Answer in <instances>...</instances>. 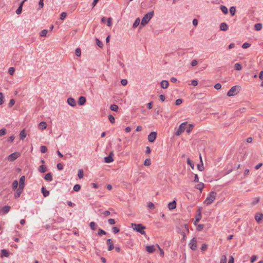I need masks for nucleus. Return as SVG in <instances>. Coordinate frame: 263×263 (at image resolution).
<instances>
[{
	"instance_id": "obj_3",
	"label": "nucleus",
	"mask_w": 263,
	"mask_h": 263,
	"mask_svg": "<svg viewBox=\"0 0 263 263\" xmlns=\"http://www.w3.org/2000/svg\"><path fill=\"white\" fill-rule=\"evenodd\" d=\"M21 156V154L19 152H15L10 155H9L7 159L9 162H12L15 160L17 158Z\"/></svg>"
},
{
	"instance_id": "obj_50",
	"label": "nucleus",
	"mask_w": 263,
	"mask_h": 263,
	"mask_svg": "<svg viewBox=\"0 0 263 263\" xmlns=\"http://www.w3.org/2000/svg\"><path fill=\"white\" fill-rule=\"evenodd\" d=\"M4 98L3 93L2 92H0V105H2L4 102Z\"/></svg>"
},
{
	"instance_id": "obj_28",
	"label": "nucleus",
	"mask_w": 263,
	"mask_h": 263,
	"mask_svg": "<svg viewBox=\"0 0 263 263\" xmlns=\"http://www.w3.org/2000/svg\"><path fill=\"white\" fill-rule=\"evenodd\" d=\"M41 191L45 197L48 196L49 195V192L45 190L44 187H42Z\"/></svg>"
},
{
	"instance_id": "obj_25",
	"label": "nucleus",
	"mask_w": 263,
	"mask_h": 263,
	"mask_svg": "<svg viewBox=\"0 0 263 263\" xmlns=\"http://www.w3.org/2000/svg\"><path fill=\"white\" fill-rule=\"evenodd\" d=\"M10 206L5 205L2 208V212H3L4 214H6L10 211Z\"/></svg>"
},
{
	"instance_id": "obj_36",
	"label": "nucleus",
	"mask_w": 263,
	"mask_h": 263,
	"mask_svg": "<svg viewBox=\"0 0 263 263\" xmlns=\"http://www.w3.org/2000/svg\"><path fill=\"white\" fill-rule=\"evenodd\" d=\"M2 255L1 256V257H2L3 256L6 257H8L9 256V253L8 252V251L5 250V249H3L2 250Z\"/></svg>"
},
{
	"instance_id": "obj_24",
	"label": "nucleus",
	"mask_w": 263,
	"mask_h": 263,
	"mask_svg": "<svg viewBox=\"0 0 263 263\" xmlns=\"http://www.w3.org/2000/svg\"><path fill=\"white\" fill-rule=\"evenodd\" d=\"M262 28V24L261 23H257L254 26V29L256 31H260Z\"/></svg>"
},
{
	"instance_id": "obj_5",
	"label": "nucleus",
	"mask_w": 263,
	"mask_h": 263,
	"mask_svg": "<svg viewBox=\"0 0 263 263\" xmlns=\"http://www.w3.org/2000/svg\"><path fill=\"white\" fill-rule=\"evenodd\" d=\"M237 90V86H234L231 87V88L227 92V96L230 97L234 96L235 94L237 93L236 91Z\"/></svg>"
},
{
	"instance_id": "obj_44",
	"label": "nucleus",
	"mask_w": 263,
	"mask_h": 263,
	"mask_svg": "<svg viewBox=\"0 0 263 263\" xmlns=\"http://www.w3.org/2000/svg\"><path fill=\"white\" fill-rule=\"evenodd\" d=\"M41 152L43 153H45L47 152V148L45 146H41L40 147Z\"/></svg>"
},
{
	"instance_id": "obj_6",
	"label": "nucleus",
	"mask_w": 263,
	"mask_h": 263,
	"mask_svg": "<svg viewBox=\"0 0 263 263\" xmlns=\"http://www.w3.org/2000/svg\"><path fill=\"white\" fill-rule=\"evenodd\" d=\"M157 137V133L155 132H151L148 136V140L150 142H153L155 141Z\"/></svg>"
},
{
	"instance_id": "obj_21",
	"label": "nucleus",
	"mask_w": 263,
	"mask_h": 263,
	"mask_svg": "<svg viewBox=\"0 0 263 263\" xmlns=\"http://www.w3.org/2000/svg\"><path fill=\"white\" fill-rule=\"evenodd\" d=\"M255 220L258 223H259L262 219H263V214L262 213H258L255 215Z\"/></svg>"
},
{
	"instance_id": "obj_14",
	"label": "nucleus",
	"mask_w": 263,
	"mask_h": 263,
	"mask_svg": "<svg viewBox=\"0 0 263 263\" xmlns=\"http://www.w3.org/2000/svg\"><path fill=\"white\" fill-rule=\"evenodd\" d=\"M26 1L27 0H23L21 3V4H20V6H19L18 8L16 10V13L17 15H19V14H20L21 13L22 11V7H23V4H24V2H26Z\"/></svg>"
},
{
	"instance_id": "obj_13",
	"label": "nucleus",
	"mask_w": 263,
	"mask_h": 263,
	"mask_svg": "<svg viewBox=\"0 0 263 263\" xmlns=\"http://www.w3.org/2000/svg\"><path fill=\"white\" fill-rule=\"evenodd\" d=\"M112 152H111L108 156L105 157L104 160L106 163H110L114 161V159L112 157Z\"/></svg>"
},
{
	"instance_id": "obj_57",
	"label": "nucleus",
	"mask_w": 263,
	"mask_h": 263,
	"mask_svg": "<svg viewBox=\"0 0 263 263\" xmlns=\"http://www.w3.org/2000/svg\"><path fill=\"white\" fill-rule=\"evenodd\" d=\"M6 133V129L5 128H2L0 130V136H4Z\"/></svg>"
},
{
	"instance_id": "obj_45",
	"label": "nucleus",
	"mask_w": 263,
	"mask_h": 263,
	"mask_svg": "<svg viewBox=\"0 0 263 263\" xmlns=\"http://www.w3.org/2000/svg\"><path fill=\"white\" fill-rule=\"evenodd\" d=\"M220 263H227V257L226 255H222L220 259Z\"/></svg>"
},
{
	"instance_id": "obj_22",
	"label": "nucleus",
	"mask_w": 263,
	"mask_h": 263,
	"mask_svg": "<svg viewBox=\"0 0 263 263\" xmlns=\"http://www.w3.org/2000/svg\"><path fill=\"white\" fill-rule=\"evenodd\" d=\"M86 102V98L83 97V96H81L79 98V101H78V103L79 105H84Z\"/></svg>"
},
{
	"instance_id": "obj_12",
	"label": "nucleus",
	"mask_w": 263,
	"mask_h": 263,
	"mask_svg": "<svg viewBox=\"0 0 263 263\" xmlns=\"http://www.w3.org/2000/svg\"><path fill=\"white\" fill-rule=\"evenodd\" d=\"M23 189L21 187H18L16 190L15 193L14 194V197L15 198H18L20 197L21 194L23 192Z\"/></svg>"
},
{
	"instance_id": "obj_30",
	"label": "nucleus",
	"mask_w": 263,
	"mask_h": 263,
	"mask_svg": "<svg viewBox=\"0 0 263 263\" xmlns=\"http://www.w3.org/2000/svg\"><path fill=\"white\" fill-rule=\"evenodd\" d=\"M204 184L203 183L200 182V183L197 184L196 185L195 187L196 189H198L200 191H202L203 188L204 187Z\"/></svg>"
},
{
	"instance_id": "obj_9",
	"label": "nucleus",
	"mask_w": 263,
	"mask_h": 263,
	"mask_svg": "<svg viewBox=\"0 0 263 263\" xmlns=\"http://www.w3.org/2000/svg\"><path fill=\"white\" fill-rule=\"evenodd\" d=\"M107 244L108 251H111L114 248L113 241L111 239L109 238L107 240Z\"/></svg>"
},
{
	"instance_id": "obj_55",
	"label": "nucleus",
	"mask_w": 263,
	"mask_h": 263,
	"mask_svg": "<svg viewBox=\"0 0 263 263\" xmlns=\"http://www.w3.org/2000/svg\"><path fill=\"white\" fill-rule=\"evenodd\" d=\"M111 17H108L107 20H106V23L108 26H111L112 25L111 23Z\"/></svg>"
},
{
	"instance_id": "obj_19",
	"label": "nucleus",
	"mask_w": 263,
	"mask_h": 263,
	"mask_svg": "<svg viewBox=\"0 0 263 263\" xmlns=\"http://www.w3.org/2000/svg\"><path fill=\"white\" fill-rule=\"evenodd\" d=\"M155 248L154 245L152 246H147L146 247V250L148 253H153L155 251Z\"/></svg>"
},
{
	"instance_id": "obj_33",
	"label": "nucleus",
	"mask_w": 263,
	"mask_h": 263,
	"mask_svg": "<svg viewBox=\"0 0 263 263\" xmlns=\"http://www.w3.org/2000/svg\"><path fill=\"white\" fill-rule=\"evenodd\" d=\"M220 10L223 12L224 14H227L228 13V8L224 6H220Z\"/></svg>"
},
{
	"instance_id": "obj_59",
	"label": "nucleus",
	"mask_w": 263,
	"mask_h": 263,
	"mask_svg": "<svg viewBox=\"0 0 263 263\" xmlns=\"http://www.w3.org/2000/svg\"><path fill=\"white\" fill-rule=\"evenodd\" d=\"M259 201V198L258 197H257L252 202V204L253 205H254L255 204H256L257 203H258Z\"/></svg>"
},
{
	"instance_id": "obj_2",
	"label": "nucleus",
	"mask_w": 263,
	"mask_h": 263,
	"mask_svg": "<svg viewBox=\"0 0 263 263\" xmlns=\"http://www.w3.org/2000/svg\"><path fill=\"white\" fill-rule=\"evenodd\" d=\"M217 193L215 191H211L206 197L205 203L208 204H211L216 199Z\"/></svg>"
},
{
	"instance_id": "obj_56",
	"label": "nucleus",
	"mask_w": 263,
	"mask_h": 263,
	"mask_svg": "<svg viewBox=\"0 0 263 263\" xmlns=\"http://www.w3.org/2000/svg\"><path fill=\"white\" fill-rule=\"evenodd\" d=\"M75 53L77 56L80 57L81 54V49L80 48H77Z\"/></svg>"
},
{
	"instance_id": "obj_10",
	"label": "nucleus",
	"mask_w": 263,
	"mask_h": 263,
	"mask_svg": "<svg viewBox=\"0 0 263 263\" xmlns=\"http://www.w3.org/2000/svg\"><path fill=\"white\" fill-rule=\"evenodd\" d=\"M25 176H22V177H21L20 180H19L18 187H21V189H24V186H25Z\"/></svg>"
},
{
	"instance_id": "obj_15",
	"label": "nucleus",
	"mask_w": 263,
	"mask_h": 263,
	"mask_svg": "<svg viewBox=\"0 0 263 263\" xmlns=\"http://www.w3.org/2000/svg\"><path fill=\"white\" fill-rule=\"evenodd\" d=\"M47 127V123L46 122H41L38 125V128L39 129L43 130L46 129Z\"/></svg>"
},
{
	"instance_id": "obj_54",
	"label": "nucleus",
	"mask_w": 263,
	"mask_h": 263,
	"mask_svg": "<svg viewBox=\"0 0 263 263\" xmlns=\"http://www.w3.org/2000/svg\"><path fill=\"white\" fill-rule=\"evenodd\" d=\"M112 231L114 233L116 234L119 232L120 230L117 227H114L112 228Z\"/></svg>"
},
{
	"instance_id": "obj_26",
	"label": "nucleus",
	"mask_w": 263,
	"mask_h": 263,
	"mask_svg": "<svg viewBox=\"0 0 263 263\" xmlns=\"http://www.w3.org/2000/svg\"><path fill=\"white\" fill-rule=\"evenodd\" d=\"M200 161H201V164H198L197 165V168H198V170L199 171H202L204 170V166H203V164L202 163V161L201 155H200Z\"/></svg>"
},
{
	"instance_id": "obj_11",
	"label": "nucleus",
	"mask_w": 263,
	"mask_h": 263,
	"mask_svg": "<svg viewBox=\"0 0 263 263\" xmlns=\"http://www.w3.org/2000/svg\"><path fill=\"white\" fill-rule=\"evenodd\" d=\"M152 17H142V20L140 24V28L144 26L146 24L148 23Z\"/></svg>"
},
{
	"instance_id": "obj_61",
	"label": "nucleus",
	"mask_w": 263,
	"mask_h": 263,
	"mask_svg": "<svg viewBox=\"0 0 263 263\" xmlns=\"http://www.w3.org/2000/svg\"><path fill=\"white\" fill-rule=\"evenodd\" d=\"M182 103V100L181 99H178L176 100L175 104L176 105H179Z\"/></svg>"
},
{
	"instance_id": "obj_52",
	"label": "nucleus",
	"mask_w": 263,
	"mask_h": 263,
	"mask_svg": "<svg viewBox=\"0 0 263 263\" xmlns=\"http://www.w3.org/2000/svg\"><path fill=\"white\" fill-rule=\"evenodd\" d=\"M108 119L111 123H114L115 122V118L111 115L108 116Z\"/></svg>"
},
{
	"instance_id": "obj_29",
	"label": "nucleus",
	"mask_w": 263,
	"mask_h": 263,
	"mask_svg": "<svg viewBox=\"0 0 263 263\" xmlns=\"http://www.w3.org/2000/svg\"><path fill=\"white\" fill-rule=\"evenodd\" d=\"M39 170L41 173H43L47 171V167L45 165H42L39 167Z\"/></svg>"
},
{
	"instance_id": "obj_35",
	"label": "nucleus",
	"mask_w": 263,
	"mask_h": 263,
	"mask_svg": "<svg viewBox=\"0 0 263 263\" xmlns=\"http://www.w3.org/2000/svg\"><path fill=\"white\" fill-rule=\"evenodd\" d=\"M18 181L17 180H14L13 183H12V189L13 190H15L17 186H18Z\"/></svg>"
},
{
	"instance_id": "obj_39",
	"label": "nucleus",
	"mask_w": 263,
	"mask_h": 263,
	"mask_svg": "<svg viewBox=\"0 0 263 263\" xmlns=\"http://www.w3.org/2000/svg\"><path fill=\"white\" fill-rule=\"evenodd\" d=\"M144 164L146 166H149L151 164V160L150 158H147L145 159L144 162Z\"/></svg>"
},
{
	"instance_id": "obj_18",
	"label": "nucleus",
	"mask_w": 263,
	"mask_h": 263,
	"mask_svg": "<svg viewBox=\"0 0 263 263\" xmlns=\"http://www.w3.org/2000/svg\"><path fill=\"white\" fill-rule=\"evenodd\" d=\"M176 208V202L174 200L168 204V208L170 210L175 209Z\"/></svg>"
},
{
	"instance_id": "obj_51",
	"label": "nucleus",
	"mask_w": 263,
	"mask_h": 263,
	"mask_svg": "<svg viewBox=\"0 0 263 263\" xmlns=\"http://www.w3.org/2000/svg\"><path fill=\"white\" fill-rule=\"evenodd\" d=\"M81 189V186L79 184H76L73 186V190L76 192H78Z\"/></svg>"
},
{
	"instance_id": "obj_48",
	"label": "nucleus",
	"mask_w": 263,
	"mask_h": 263,
	"mask_svg": "<svg viewBox=\"0 0 263 263\" xmlns=\"http://www.w3.org/2000/svg\"><path fill=\"white\" fill-rule=\"evenodd\" d=\"M187 163L191 166L192 169H194V165L189 158L187 159Z\"/></svg>"
},
{
	"instance_id": "obj_64",
	"label": "nucleus",
	"mask_w": 263,
	"mask_h": 263,
	"mask_svg": "<svg viewBox=\"0 0 263 263\" xmlns=\"http://www.w3.org/2000/svg\"><path fill=\"white\" fill-rule=\"evenodd\" d=\"M147 206L151 209H153L155 208V205L154 204V203H153L152 202H149L148 203V205H147Z\"/></svg>"
},
{
	"instance_id": "obj_7",
	"label": "nucleus",
	"mask_w": 263,
	"mask_h": 263,
	"mask_svg": "<svg viewBox=\"0 0 263 263\" xmlns=\"http://www.w3.org/2000/svg\"><path fill=\"white\" fill-rule=\"evenodd\" d=\"M196 243H197V241L195 238H193L191 240V242L189 243L190 247L192 250H195L196 249V248H197Z\"/></svg>"
},
{
	"instance_id": "obj_40",
	"label": "nucleus",
	"mask_w": 263,
	"mask_h": 263,
	"mask_svg": "<svg viewBox=\"0 0 263 263\" xmlns=\"http://www.w3.org/2000/svg\"><path fill=\"white\" fill-rule=\"evenodd\" d=\"M78 177L80 178V179H81L84 176V173H83V170L82 169H80L79 170V172H78Z\"/></svg>"
},
{
	"instance_id": "obj_31",
	"label": "nucleus",
	"mask_w": 263,
	"mask_h": 263,
	"mask_svg": "<svg viewBox=\"0 0 263 263\" xmlns=\"http://www.w3.org/2000/svg\"><path fill=\"white\" fill-rule=\"evenodd\" d=\"M90 228L92 230H95L97 229V224L95 222H91L89 224Z\"/></svg>"
},
{
	"instance_id": "obj_1",
	"label": "nucleus",
	"mask_w": 263,
	"mask_h": 263,
	"mask_svg": "<svg viewBox=\"0 0 263 263\" xmlns=\"http://www.w3.org/2000/svg\"><path fill=\"white\" fill-rule=\"evenodd\" d=\"M145 228V227L141 223L136 224L133 223V229L136 231V232H139L141 234H145V232L144 231Z\"/></svg>"
},
{
	"instance_id": "obj_23",
	"label": "nucleus",
	"mask_w": 263,
	"mask_h": 263,
	"mask_svg": "<svg viewBox=\"0 0 263 263\" xmlns=\"http://www.w3.org/2000/svg\"><path fill=\"white\" fill-rule=\"evenodd\" d=\"M44 179L48 181H51L52 180V176L51 173H48L46 174V175L44 177Z\"/></svg>"
},
{
	"instance_id": "obj_27",
	"label": "nucleus",
	"mask_w": 263,
	"mask_h": 263,
	"mask_svg": "<svg viewBox=\"0 0 263 263\" xmlns=\"http://www.w3.org/2000/svg\"><path fill=\"white\" fill-rule=\"evenodd\" d=\"M26 133L24 129L22 130L20 133V137L22 140H24L26 137Z\"/></svg>"
},
{
	"instance_id": "obj_47",
	"label": "nucleus",
	"mask_w": 263,
	"mask_h": 263,
	"mask_svg": "<svg viewBox=\"0 0 263 263\" xmlns=\"http://www.w3.org/2000/svg\"><path fill=\"white\" fill-rule=\"evenodd\" d=\"M250 46H251V44L246 42L242 44V48L243 49H246V48L250 47Z\"/></svg>"
},
{
	"instance_id": "obj_60",
	"label": "nucleus",
	"mask_w": 263,
	"mask_h": 263,
	"mask_svg": "<svg viewBox=\"0 0 263 263\" xmlns=\"http://www.w3.org/2000/svg\"><path fill=\"white\" fill-rule=\"evenodd\" d=\"M154 15V12L153 11H152L145 14L144 16H153Z\"/></svg>"
},
{
	"instance_id": "obj_8",
	"label": "nucleus",
	"mask_w": 263,
	"mask_h": 263,
	"mask_svg": "<svg viewBox=\"0 0 263 263\" xmlns=\"http://www.w3.org/2000/svg\"><path fill=\"white\" fill-rule=\"evenodd\" d=\"M201 218V208H199L198 210V214L196 215L195 217V220L194 222V224H196L197 222H198Z\"/></svg>"
},
{
	"instance_id": "obj_63",
	"label": "nucleus",
	"mask_w": 263,
	"mask_h": 263,
	"mask_svg": "<svg viewBox=\"0 0 263 263\" xmlns=\"http://www.w3.org/2000/svg\"><path fill=\"white\" fill-rule=\"evenodd\" d=\"M214 88L216 89H219L221 88V84L220 83H217L215 85H214Z\"/></svg>"
},
{
	"instance_id": "obj_41",
	"label": "nucleus",
	"mask_w": 263,
	"mask_h": 263,
	"mask_svg": "<svg viewBox=\"0 0 263 263\" xmlns=\"http://www.w3.org/2000/svg\"><path fill=\"white\" fill-rule=\"evenodd\" d=\"M193 127L194 125L193 124H189V127L186 128V132L187 133H190L191 132L192 130Z\"/></svg>"
},
{
	"instance_id": "obj_43",
	"label": "nucleus",
	"mask_w": 263,
	"mask_h": 263,
	"mask_svg": "<svg viewBox=\"0 0 263 263\" xmlns=\"http://www.w3.org/2000/svg\"><path fill=\"white\" fill-rule=\"evenodd\" d=\"M47 30L46 29H44L40 33V36H46V35H47Z\"/></svg>"
},
{
	"instance_id": "obj_20",
	"label": "nucleus",
	"mask_w": 263,
	"mask_h": 263,
	"mask_svg": "<svg viewBox=\"0 0 263 263\" xmlns=\"http://www.w3.org/2000/svg\"><path fill=\"white\" fill-rule=\"evenodd\" d=\"M219 28L221 31H227L228 29V26L226 23H222L220 24Z\"/></svg>"
},
{
	"instance_id": "obj_49",
	"label": "nucleus",
	"mask_w": 263,
	"mask_h": 263,
	"mask_svg": "<svg viewBox=\"0 0 263 263\" xmlns=\"http://www.w3.org/2000/svg\"><path fill=\"white\" fill-rule=\"evenodd\" d=\"M15 100L13 99H12L10 100V102L8 104V106L9 107H12L15 104Z\"/></svg>"
},
{
	"instance_id": "obj_46",
	"label": "nucleus",
	"mask_w": 263,
	"mask_h": 263,
	"mask_svg": "<svg viewBox=\"0 0 263 263\" xmlns=\"http://www.w3.org/2000/svg\"><path fill=\"white\" fill-rule=\"evenodd\" d=\"M101 214L103 216L106 217L109 216L110 214V213L109 211H104L102 212Z\"/></svg>"
},
{
	"instance_id": "obj_16",
	"label": "nucleus",
	"mask_w": 263,
	"mask_h": 263,
	"mask_svg": "<svg viewBox=\"0 0 263 263\" xmlns=\"http://www.w3.org/2000/svg\"><path fill=\"white\" fill-rule=\"evenodd\" d=\"M67 103L70 105L71 106H75L76 105V102L74 100V99L72 98H69L67 99Z\"/></svg>"
},
{
	"instance_id": "obj_32",
	"label": "nucleus",
	"mask_w": 263,
	"mask_h": 263,
	"mask_svg": "<svg viewBox=\"0 0 263 263\" xmlns=\"http://www.w3.org/2000/svg\"><path fill=\"white\" fill-rule=\"evenodd\" d=\"M110 108L112 111H117L119 107L116 104H112L110 105Z\"/></svg>"
},
{
	"instance_id": "obj_17",
	"label": "nucleus",
	"mask_w": 263,
	"mask_h": 263,
	"mask_svg": "<svg viewBox=\"0 0 263 263\" xmlns=\"http://www.w3.org/2000/svg\"><path fill=\"white\" fill-rule=\"evenodd\" d=\"M169 83L168 81L162 80L160 83L161 87L163 89H166L168 87Z\"/></svg>"
},
{
	"instance_id": "obj_58",
	"label": "nucleus",
	"mask_w": 263,
	"mask_h": 263,
	"mask_svg": "<svg viewBox=\"0 0 263 263\" xmlns=\"http://www.w3.org/2000/svg\"><path fill=\"white\" fill-rule=\"evenodd\" d=\"M96 43H97V45L101 48L102 47H103L102 43L98 39H96Z\"/></svg>"
},
{
	"instance_id": "obj_53",
	"label": "nucleus",
	"mask_w": 263,
	"mask_h": 263,
	"mask_svg": "<svg viewBox=\"0 0 263 263\" xmlns=\"http://www.w3.org/2000/svg\"><path fill=\"white\" fill-rule=\"evenodd\" d=\"M106 233V232L102 229H99L98 230V234L100 236H101L102 235H105Z\"/></svg>"
},
{
	"instance_id": "obj_37",
	"label": "nucleus",
	"mask_w": 263,
	"mask_h": 263,
	"mask_svg": "<svg viewBox=\"0 0 263 263\" xmlns=\"http://www.w3.org/2000/svg\"><path fill=\"white\" fill-rule=\"evenodd\" d=\"M235 69L236 70H241L242 69V65L240 63H236L235 64Z\"/></svg>"
},
{
	"instance_id": "obj_4",
	"label": "nucleus",
	"mask_w": 263,
	"mask_h": 263,
	"mask_svg": "<svg viewBox=\"0 0 263 263\" xmlns=\"http://www.w3.org/2000/svg\"><path fill=\"white\" fill-rule=\"evenodd\" d=\"M187 123V122H184L181 123L180 126H179L178 129L175 133V135L176 136H179L183 132H184L185 129V126Z\"/></svg>"
},
{
	"instance_id": "obj_38",
	"label": "nucleus",
	"mask_w": 263,
	"mask_h": 263,
	"mask_svg": "<svg viewBox=\"0 0 263 263\" xmlns=\"http://www.w3.org/2000/svg\"><path fill=\"white\" fill-rule=\"evenodd\" d=\"M236 12V9L235 7H231L230 8V12L231 14V15L233 16L235 15Z\"/></svg>"
},
{
	"instance_id": "obj_42",
	"label": "nucleus",
	"mask_w": 263,
	"mask_h": 263,
	"mask_svg": "<svg viewBox=\"0 0 263 263\" xmlns=\"http://www.w3.org/2000/svg\"><path fill=\"white\" fill-rule=\"evenodd\" d=\"M14 72H15V68L14 67H11L9 68V69L8 70V72L10 75H11V76L13 75L14 73Z\"/></svg>"
},
{
	"instance_id": "obj_34",
	"label": "nucleus",
	"mask_w": 263,
	"mask_h": 263,
	"mask_svg": "<svg viewBox=\"0 0 263 263\" xmlns=\"http://www.w3.org/2000/svg\"><path fill=\"white\" fill-rule=\"evenodd\" d=\"M140 17H138L136 20L135 21L134 24H133V27L135 28L137 27L140 24Z\"/></svg>"
},
{
	"instance_id": "obj_62",
	"label": "nucleus",
	"mask_w": 263,
	"mask_h": 263,
	"mask_svg": "<svg viewBox=\"0 0 263 263\" xmlns=\"http://www.w3.org/2000/svg\"><path fill=\"white\" fill-rule=\"evenodd\" d=\"M197 64H198V61L196 60H193L191 63V65L192 66H195L197 65Z\"/></svg>"
}]
</instances>
